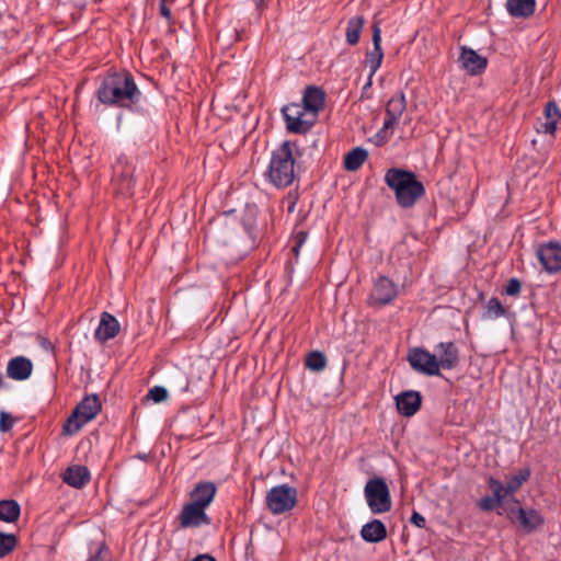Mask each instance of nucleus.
Returning <instances> with one entry per match:
<instances>
[{"label": "nucleus", "mask_w": 561, "mask_h": 561, "mask_svg": "<svg viewBox=\"0 0 561 561\" xmlns=\"http://www.w3.org/2000/svg\"><path fill=\"white\" fill-rule=\"evenodd\" d=\"M95 96L105 106L133 110L142 93L130 72L119 71L108 72L102 78Z\"/></svg>", "instance_id": "f257e3e1"}, {"label": "nucleus", "mask_w": 561, "mask_h": 561, "mask_svg": "<svg viewBox=\"0 0 561 561\" xmlns=\"http://www.w3.org/2000/svg\"><path fill=\"white\" fill-rule=\"evenodd\" d=\"M385 183L394 192L396 201L402 208H412L425 195V187L416 174L399 168H391L385 174Z\"/></svg>", "instance_id": "f03ea898"}, {"label": "nucleus", "mask_w": 561, "mask_h": 561, "mask_svg": "<svg viewBox=\"0 0 561 561\" xmlns=\"http://www.w3.org/2000/svg\"><path fill=\"white\" fill-rule=\"evenodd\" d=\"M295 149L296 142L286 140L272 151L265 178L273 186L285 188L293 184L296 176Z\"/></svg>", "instance_id": "7ed1b4c3"}, {"label": "nucleus", "mask_w": 561, "mask_h": 561, "mask_svg": "<svg viewBox=\"0 0 561 561\" xmlns=\"http://www.w3.org/2000/svg\"><path fill=\"white\" fill-rule=\"evenodd\" d=\"M101 401L98 394L84 397L75 408L71 415L64 424V433L73 435L78 433L83 425L92 421L101 411Z\"/></svg>", "instance_id": "20e7f679"}, {"label": "nucleus", "mask_w": 561, "mask_h": 561, "mask_svg": "<svg viewBox=\"0 0 561 561\" xmlns=\"http://www.w3.org/2000/svg\"><path fill=\"white\" fill-rule=\"evenodd\" d=\"M364 495L373 514H383L391 510L390 490L383 478L369 479L365 484Z\"/></svg>", "instance_id": "39448f33"}, {"label": "nucleus", "mask_w": 561, "mask_h": 561, "mask_svg": "<svg viewBox=\"0 0 561 561\" xmlns=\"http://www.w3.org/2000/svg\"><path fill=\"white\" fill-rule=\"evenodd\" d=\"M280 112L286 129L291 134H307L317 122V118L299 103H289L283 106Z\"/></svg>", "instance_id": "423d86ee"}, {"label": "nucleus", "mask_w": 561, "mask_h": 561, "mask_svg": "<svg viewBox=\"0 0 561 561\" xmlns=\"http://www.w3.org/2000/svg\"><path fill=\"white\" fill-rule=\"evenodd\" d=\"M265 503L274 515L287 513L297 504V490L287 483L275 485L267 491Z\"/></svg>", "instance_id": "0eeeda50"}, {"label": "nucleus", "mask_w": 561, "mask_h": 561, "mask_svg": "<svg viewBox=\"0 0 561 561\" xmlns=\"http://www.w3.org/2000/svg\"><path fill=\"white\" fill-rule=\"evenodd\" d=\"M135 167L131 160L121 153L115 163L113 164V178L112 182L116 192L125 197L131 196L135 190Z\"/></svg>", "instance_id": "6e6552de"}, {"label": "nucleus", "mask_w": 561, "mask_h": 561, "mask_svg": "<svg viewBox=\"0 0 561 561\" xmlns=\"http://www.w3.org/2000/svg\"><path fill=\"white\" fill-rule=\"evenodd\" d=\"M405 108L404 93L400 91L393 94L386 104V116L379 135L382 134L386 139H389L393 135V128L399 123Z\"/></svg>", "instance_id": "1a4fd4ad"}, {"label": "nucleus", "mask_w": 561, "mask_h": 561, "mask_svg": "<svg viewBox=\"0 0 561 561\" xmlns=\"http://www.w3.org/2000/svg\"><path fill=\"white\" fill-rule=\"evenodd\" d=\"M407 360L411 368L425 376H439L436 355L432 354L423 347H414L409 351Z\"/></svg>", "instance_id": "9d476101"}, {"label": "nucleus", "mask_w": 561, "mask_h": 561, "mask_svg": "<svg viewBox=\"0 0 561 561\" xmlns=\"http://www.w3.org/2000/svg\"><path fill=\"white\" fill-rule=\"evenodd\" d=\"M398 296L397 285L386 276H379L368 296V305L371 307H383L389 305Z\"/></svg>", "instance_id": "9b49d317"}, {"label": "nucleus", "mask_w": 561, "mask_h": 561, "mask_svg": "<svg viewBox=\"0 0 561 561\" xmlns=\"http://www.w3.org/2000/svg\"><path fill=\"white\" fill-rule=\"evenodd\" d=\"M537 257L543 270L549 274L561 271V243L549 241L542 243L537 249Z\"/></svg>", "instance_id": "f8f14e48"}, {"label": "nucleus", "mask_w": 561, "mask_h": 561, "mask_svg": "<svg viewBox=\"0 0 561 561\" xmlns=\"http://www.w3.org/2000/svg\"><path fill=\"white\" fill-rule=\"evenodd\" d=\"M178 519L181 528H198L211 523L210 517L206 514V508L191 502L183 505Z\"/></svg>", "instance_id": "ddd939ff"}, {"label": "nucleus", "mask_w": 561, "mask_h": 561, "mask_svg": "<svg viewBox=\"0 0 561 561\" xmlns=\"http://www.w3.org/2000/svg\"><path fill=\"white\" fill-rule=\"evenodd\" d=\"M436 363L438 369H454L459 365L460 355L454 342H440L435 346Z\"/></svg>", "instance_id": "4468645a"}, {"label": "nucleus", "mask_w": 561, "mask_h": 561, "mask_svg": "<svg viewBox=\"0 0 561 561\" xmlns=\"http://www.w3.org/2000/svg\"><path fill=\"white\" fill-rule=\"evenodd\" d=\"M371 31L373 50L366 54V65L368 66L369 71H371V75H376L383 60L380 21L374 20L371 24Z\"/></svg>", "instance_id": "2eb2a0df"}, {"label": "nucleus", "mask_w": 561, "mask_h": 561, "mask_svg": "<svg viewBox=\"0 0 561 561\" xmlns=\"http://www.w3.org/2000/svg\"><path fill=\"white\" fill-rule=\"evenodd\" d=\"M399 414L411 417L419 412L422 405V396L416 390H408L394 398Z\"/></svg>", "instance_id": "dca6fc26"}, {"label": "nucleus", "mask_w": 561, "mask_h": 561, "mask_svg": "<svg viewBox=\"0 0 561 561\" xmlns=\"http://www.w3.org/2000/svg\"><path fill=\"white\" fill-rule=\"evenodd\" d=\"M325 92L316 85H308L302 92L304 107L318 119L319 113L325 105Z\"/></svg>", "instance_id": "f3484780"}, {"label": "nucleus", "mask_w": 561, "mask_h": 561, "mask_svg": "<svg viewBox=\"0 0 561 561\" xmlns=\"http://www.w3.org/2000/svg\"><path fill=\"white\" fill-rule=\"evenodd\" d=\"M121 331L118 320L111 313L104 311L101 313L99 325L94 332V337L101 343L114 339Z\"/></svg>", "instance_id": "a211bd4d"}, {"label": "nucleus", "mask_w": 561, "mask_h": 561, "mask_svg": "<svg viewBox=\"0 0 561 561\" xmlns=\"http://www.w3.org/2000/svg\"><path fill=\"white\" fill-rule=\"evenodd\" d=\"M459 61L462 68L472 76L480 75L488 66L486 58L467 47H462Z\"/></svg>", "instance_id": "6ab92c4d"}, {"label": "nucleus", "mask_w": 561, "mask_h": 561, "mask_svg": "<svg viewBox=\"0 0 561 561\" xmlns=\"http://www.w3.org/2000/svg\"><path fill=\"white\" fill-rule=\"evenodd\" d=\"M216 491V485L213 482H198L190 493L191 503L207 508L214 501Z\"/></svg>", "instance_id": "aec40b11"}, {"label": "nucleus", "mask_w": 561, "mask_h": 561, "mask_svg": "<svg viewBox=\"0 0 561 561\" xmlns=\"http://www.w3.org/2000/svg\"><path fill=\"white\" fill-rule=\"evenodd\" d=\"M33 371L31 359L24 356H15L8 362L7 375L9 378L23 381L30 378Z\"/></svg>", "instance_id": "412c9836"}, {"label": "nucleus", "mask_w": 561, "mask_h": 561, "mask_svg": "<svg viewBox=\"0 0 561 561\" xmlns=\"http://www.w3.org/2000/svg\"><path fill=\"white\" fill-rule=\"evenodd\" d=\"M516 520L526 533H533L545 524L543 516L535 508H524L519 506L516 510Z\"/></svg>", "instance_id": "4be33fe9"}, {"label": "nucleus", "mask_w": 561, "mask_h": 561, "mask_svg": "<svg viewBox=\"0 0 561 561\" xmlns=\"http://www.w3.org/2000/svg\"><path fill=\"white\" fill-rule=\"evenodd\" d=\"M489 486L493 496H484L479 500L478 506L485 512L494 510L495 505L501 504L505 499L504 485L493 477L489 479Z\"/></svg>", "instance_id": "5701e85b"}, {"label": "nucleus", "mask_w": 561, "mask_h": 561, "mask_svg": "<svg viewBox=\"0 0 561 561\" xmlns=\"http://www.w3.org/2000/svg\"><path fill=\"white\" fill-rule=\"evenodd\" d=\"M90 478V471L84 466H71L62 474V481L76 489L83 488Z\"/></svg>", "instance_id": "b1692460"}, {"label": "nucleus", "mask_w": 561, "mask_h": 561, "mask_svg": "<svg viewBox=\"0 0 561 561\" xmlns=\"http://www.w3.org/2000/svg\"><path fill=\"white\" fill-rule=\"evenodd\" d=\"M360 537L366 542L377 543L387 538V528L380 519H373L362 527Z\"/></svg>", "instance_id": "393cba45"}, {"label": "nucleus", "mask_w": 561, "mask_h": 561, "mask_svg": "<svg viewBox=\"0 0 561 561\" xmlns=\"http://www.w3.org/2000/svg\"><path fill=\"white\" fill-rule=\"evenodd\" d=\"M506 9L513 18L527 19L536 10V0H507Z\"/></svg>", "instance_id": "a878e982"}, {"label": "nucleus", "mask_w": 561, "mask_h": 561, "mask_svg": "<svg viewBox=\"0 0 561 561\" xmlns=\"http://www.w3.org/2000/svg\"><path fill=\"white\" fill-rule=\"evenodd\" d=\"M365 19L362 15H356L347 21L345 30L346 43L351 46L358 44L360 34L363 32Z\"/></svg>", "instance_id": "bb28decb"}, {"label": "nucleus", "mask_w": 561, "mask_h": 561, "mask_svg": "<svg viewBox=\"0 0 561 561\" xmlns=\"http://www.w3.org/2000/svg\"><path fill=\"white\" fill-rule=\"evenodd\" d=\"M368 152L362 147H356L350 150L344 156V169L347 171H357L367 160Z\"/></svg>", "instance_id": "cd10ccee"}, {"label": "nucleus", "mask_w": 561, "mask_h": 561, "mask_svg": "<svg viewBox=\"0 0 561 561\" xmlns=\"http://www.w3.org/2000/svg\"><path fill=\"white\" fill-rule=\"evenodd\" d=\"M507 317V310L497 297H491L483 308L482 318L485 320H495Z\"/></svg>", "instance_id": "c85d7f7f"}, {"label": "nucleus", "mask_w": 561, "mask_h": 561, "mask_svg": "<svg viewBox=\"0 0 561 561\" xmlns=\"http://www.w3.org/2000/svg\"><path fill=\"white\" fill-rule=\"evenodd\" d=\"M21 513L20 504L15 500L0 501V520L14 523Z\"/></svg>", "instance_id": "c756f323"}, {"label": "nucleus", "mask_w": 561, "mask_h": 561, "mask_svg": "<svg viewBox=\"0 0 561 561\" xmlns=\"http://www.w3.org/2000/svg\"><path fill=\"white\" fill-rule=\"evenodd\" d=\"M531 471L529 468L519 469L517 473L512 476L506 485L504 486L505 496L507 494L515 493L520 489V486L528 481L530 478Z\"/></svg>", "instance_id": "7c9ffc66"}, {"label": "nucleus", "mask_w": 561, "mask_h": 561, "mask_svg": "<svg viewBox=\"0 0 561 561\" xmlns=\"http://www.w3.org/2000/svg\"><path fill=\"white\" fill-rule=\"evenodd\" d=\"M305 366L312 371H321L327 367V357L320 351H312L307 355Z\"/></svg>", "instance_id": "2f4dec72"}, {"label": "nucleus", "mask_w": 561, "mask_h": 561, "mask_svg": "<svg viewBox=\"0 0 561 561\" xmlns=\"http://www.w3.org/2000/svg\"><path fill=\"white\" fill-rule=\"evenodd\" d=\"M16 546V537L13 534L0 531V558L9 554Z\"/></svg>", "instance_id": "473e14b6"}, {"label": "nucleus", "mask_w": 561, "mask_h": 561, "mask_svg": "<svg viewBox=\"0 0 561 561\" xmlns=\"http://www.w3.org/2000/svg\"><path fill=\"white\" fill-rule=\"evenodd\" d=\"M522 290V283L518 278H510L507 284L505 285L503 289V294L511 297H516L520 294Z\"/></svg>", "instance_id": "72a5a7b5"}, {"label": "nucleus", "mask_w": 561, "mask_h": 561, "mask_svg": "<svg viewBox=\"0 0 561 561\" xmlns=\"http://www.w3.org/2000/svg\"><path fill=\"white\" fill-rule=\"evenodd\" d=\"M168 398V391L164 387L154 386L147 393V399L156 403L162 402Z\"/></svg>", "instance_id": "f704fd0d"}, {"label": "nucleus", "mask_w": 561, "mask_h": 561, "mask_svg": "<svg viewBox=\"0 0 561 561\" xmlns=\"http://www.w3.org/2000/svg\"><path fill=\"white\" fill-rule=\"evenodd\" d=\"M545 116L546 119L559 122V119L561 118V113L556 102L551 101L546 104Z\"/></svg>", "instance_id": "c9c22d12"}, {"label": "nucleus", "mask_w": 561, "mask_h": 561, "mask_svg": "<svg viewBox=\"0 0 561 561\" xmlns=\"http://www.w3.org/2000/svg\"><path fill=\"white\" fill-rule=\"evenodd\" d=\"M14 419L5 411H0V432L7 433L14 426Z\"/></svg>", "instance_id": "e433bc0d"}, {"label": "nucleus", "mask_w": 561, "mask_h": 561, "mask_svg": "<svg viewBox=\"0 0 561 561\" xmlns=\"http://www.w3.org/2000/svg\"><path fill=\"white\" fill-rule=\"evenodd\" d=\"M87 561H110V550L105 545L98 547Z\"/></svg>", "instance_id": "4c0bfd02"}, {"label": "nucleus", "mask_w": 561, "mask_h": 561, "mask_svg": "<svg viewBox=\"0 0 561 561\" xmlns=\"http://www.w3.org/2000/svg\"><path fill=\"white\" fill-rule=\"evenodd\" d=\"M558 122L546 119L545 123L540 124V127L538 128V131H542L545 134L553 135L557 129Z\"/></svg>", "instance_id": "58836bf2"}, {"label": "nucleus", "mask_w": 561, "mask_h": 561, "mask_svg": "<svg viewBox=\"0 0 561 561\" xmlns=\"http://www.w3.org/2000/svg\"><path fill=\"white\" fill-rule=\"evenodd\" d=\"M168 0H160V14L167 19L169 24H173L171 10L167 5Z\"/></svg>", "instance_id": "ea45409f"}, {"label": "nucleus", "mask_w": 561, "mask_h": 561, "mask_svg": "<svg viewBox=\"0 0 561 561\" xmlns=\"http://www.w3.org/2000/svg\"><path fill=\"white\" fill-rule=\"evenodd\" d=\"M411 523L419 528H424L426 525V519L423 515L417 512H413L411 516Z\"/></svg>", "instance_id": "a19ab883"}, {"label": "nucleus", "mask_w": 561, "mask_h": 561, "mask_svg": "<svg viewBox=\"0 0 561 561\" xmlns=\"http://www.w3.org/2000/svg\"><path fill=\"white\" fill-rule=\"evenodd\" d=\"M306 238H307V233L304 232V231H300L297 233L296 236V239H297V243L296 245L293 247V251L298 254L299 252V249L301 248V245L304 244V242L306 241Z\"/></svg>", "instance_id": "79ce46f5"}, {"label": "nucleus", "mask_w": 561, "mask_h": 561, "mask_svg": "<svg viewBox=\"0 0 561 561\" xmlns=\"http://www.w3.org/2000/svg\"><path fill=\"white\" fill-rule=\"evenodd\" d=\"M192 561H217L213 556L208 553L198 554Z\"/></svg>", "instance_id": "37998d69"}, {"label": "nucleus", "mask_w": 561, "mask_h": 561, "mask_svg": "<svg viewBox=\"0 0 561 561\" xmlns=\"http://www.w3.org/2000/svg\"><path fill=\"white\" fill-rule=\"evenodd\" d=\"M374 76L375 75H371V71H369L368 79H367V82L365 83V85L363 87V91H366L367 89H369L373 85Z\"/></svg>", "instance_id": "c03bdc74"}, {"label": "nucleus", "mask_w": 561, "mask_h": 561, "mask_svg": "<svg viewBox=\"0 0 561 561\" xmlns=\"http://www.w3.org/2000/svg\"><path fill=\"white\" fill-rule=\"evenodd\" d=\"M256 9L261 10L265 7V0H253Z\"/></svg>", "instance_id": "a18cd8bd"}, {"label": "nucleus", "mask_w": 561, "mask_h": 561, "mask_svg": "<svg viewBox=\"0 0 561 561\" xmlns=\"http://www.w3.org/2000/svg\"><path fill=\"white\" fill-rule=\"evenodd\" d=\"M295 205H296V203H295V202H293V203L290 204V206L288 207V211H289V213L294 211V209H295Z\"/></svg>", "instance_id": "49530a36"}, {"label": "nucleus", "mask_w": 561, "mask_h": 561, "mask_svg": "<svg viewBox=\"0 0 561 561\" xmlns=\"http://www.w3.org/2000/svg\"><path fill=\"white\" fill-rule=\"evenodd\" d=\"M514 513H515V512H514L513 510H512V511H511V513H510V517H511L512 519H513V517H512V516H513V514H514Z\"/></svg>", "instance_id": "de8ad7c7"}]
</instances>
